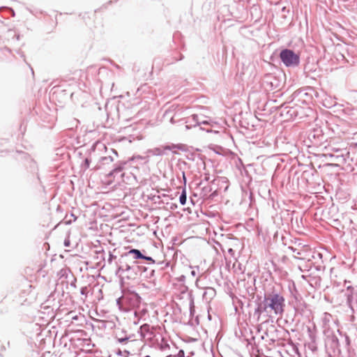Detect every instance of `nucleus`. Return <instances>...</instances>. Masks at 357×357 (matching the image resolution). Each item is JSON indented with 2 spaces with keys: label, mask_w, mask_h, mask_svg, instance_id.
Returning <instances> with one entry per match:
<instances>
[{
  "label": "nucleus",
  "mask_w": 357,
  "mask_h": 357,
  "mask_svg": "<svg viewBox=\"0 0 357 357\" xmlns=\"http://www.w3.org/2000/svg\"><path fill=\"white\" fill-rule=\"evenodd\" d=\"M255 303L256 307L253 317L257 321H259L261 316L268 317L273 314L281 317L284 312L285 299L280 293L275 291L265 293L263 297L257 295Z\"/></svg>",
  "instance_id": "1"
},
{
  "label": "nucleus",
  "mask_w": 357,
  "mask_h": 357,
  "mask_svg": "<svg viewBox=\"0 0 357 357\" xmlns=\"http://www.w3.org/2000/svg\"><path fill=\"white\" fill-rule=\"evenodd\" d=\"M145 159L146 157L142 156H133L128 160H121L114 165V168L107 174V177L115 178L118 174L122 178V181L129 185H133V181L137 182V176L132 172H129L131 168V162L135 159Z\"/></svg>",
  "instance_id": "2"
},
{
  "label": "nucleus",
  "mask_w": 357,
  "mask_h": 357,
  "mask_svg": "<svg viewBox=\"0 0 357 357\" xmlns=\"http://www.w3.org/2000/svg\"><path fill=\"white\" fill-rule=\"evenodd\" d=\"M145 159L146 157L142 156H133L128 160H121L114 165V168L107 174V177L115 178L118 174L122 178V181L129 185H133V181L137 182V176L132 172H129L131 168V162L135 159Z\"/></svg>",
  "instance_id": "3"
},
{
  "label": "nucleus",
  "mask_w": 357,
  "mask_h": 357,
  "mask_svg": "<svg viewBox=\"0 0 357 357\" xmlns=\"http://www.w3.org/2000/svg\"><path fill=\"white\" fill-rule=\"evenodd\" d=\"M141 303V296L129 289L123 290V295L116 299V305L119 310L123 312H128L139 308Z\"/></svg>",
  "instance_id": "4"
},
{
  "label": "nucleus",
  "mask_w": 357,
  "mask_h": 357,
  "mask_svg": "<svg viewBox=\"0 0 357 357\" xmlns=\"http://www.w3.org/2000/svg\"><path fill=\"white\" fill-rule=\"evenodd\" d=\"M344 287L342 293L351 312L350 321L354 322L357 320V286L350 285V282L345 280Z\"/></svg>",
  "instance_id": "5"
},
{
  "label": "nucleus",
  "mask_w": 357,
  "mask_h": 357,
  "mask_svg": "<svg viewBox=\"0 0 357 357\" xmlns=\"http://www.w3.org/2000/svg\"><path fill=\"white\" fill-rule=\"evenodd\" d=\"M142 262L134 261L132 265L119 264L116 262V275L126 278L128 280H136L139 278Z\"/></svg>",
  "instance_id": "6"
},
{
  "label": "nucleus",
  "mask_w": 357,
  "mask_h": 357,
  "mask_svg": "<svg viewBox=\"0 0 357 357\" xmlns=\"http://www.w3.org/2000/svg\"><path fill=\"white\" fill-rule=\"evenodd\" d=\"M178 150H182L181 144H167L162 145L153 149H150L146 151L147 157L153 156H162L168 154V151L172 152L173 154H177Z\"/></svg>",
  "instance_id": "7"
},
{
  "label": "nucleus",
  "mask_w": 357,
  "mask_h": 357,
  "mask_svg": "<svg viewBox=\"0 0 357 357\" xmlns=\"http://www.w3.org/2000/svg\"><path fill=\"white\" fill-rule=\"evenodd\" d=\"M280 58L287 67H295L300 63L299 55L289 49L282 50L280 53Z\"/></svg>",
  "instance_id": "8"
},
{
  "label": "nucleus",
  "mask_w": 357,
  "mask_h": 357,
  "mask_svg": "<svg viewBox=\"0 0 357 357\" xmlns=\"http://www.w3.org/2000/svg\"><path fill=\"white\" fill-rule=\"evenodd\" d=\"M323 333L325 337L326 347L333 351L339 349V340L335 332L331 329H324Z\"/></svg>",
  "instance_id": "9"
},
{
  "label": "nucleus",
  "mask_w": 357,
  "mask_h": 357,
  "mask_svg": "<svg viewBox=\"0 0 357 357\" xmlns=\"http://www.w3.org/2000/svg\"><path fill=\"white\" fill-rule=\"evenodd\" d=\"M307 138L313 146H319L325 140V137L320 127L314 128L310 130Z\"/></svg>",
  "instance_id": "10"
},
{
  "label": "nucleus",
  "mask_w": 357,
  "mask_h": 357,
  "mask_svg": "<svg viewBox=\"0 0 357 357\" xmlns=\"http://www.w3.org/2000/svg\"><path fill=\"white\" fill-rule=\"evenodd\" d=\"M133 336V335H125L123 337L118 339V343H116V344L120 345V348L126 349V350L135 351L134 347L139 344V342L137 340L134 339Z\"/></svg>",
  "instance_id": "11"
},
{
  "label": "nucleus",
  "mask_w": 357,
  "mask_h": 357,
  "mask_svg": "<svg viewBox=\"0 0 357 357\" xmlns=\"http://www.w3.org/2000/svg\"><path fill=\"white\" fill-rule=\"evenodd\" d=\"M155 270L151 266H146L143 263L141 267L139 278L142 280H150L151 282H154Z\"/></svg>",
  "instance_id": "12"
},
{
  "label": "nucleus",
  "mask_w": 357,
  "mask_h": 357,
  "mask_svg": "<svg viewBox=\"0 0 357 357\" xmlns=\"http://www.w3.org/2000/svg\"><path fill=\"white\" fill-rule=\"evenodd\" d=\"M151 328L149 324H144L142 325L138 331L141 338L144 340H151L153 337V333L151 331Z\"/></svg>",
  "instance_id": "13"
},
{
  "label": "nucleus",
  "mask_w": 357,
  "mask_h": 357,
  "mask_svg": "<svg viewBox=\"0 0 357 357\" xmlns=\"http://www.w3.org/2000/svg\"><path fill=\"white\" fill-rule=\"evenodd\" d=\"M114 160V158L110 155L101 157L99 159L98 163L94 167V169H102L104 167V166L110 165Z\"/></svg>",
  "instance_id": "14"
},
{
  "label": "nucleus",
  "mask_w": 357,
  "mask_h": 357,
  "mask_svg": "<svg viewBox=\"0 0 357 357\" xmlns=\"http://www.w3.org/2000/svg\"><path fill=\"white\" fill-rule=\"evenodd\" d=\"M216 295V291L213 287H206L203 294V299L206 302H210Z\"/></svg>",
  "instance_id": "15"
},
{
  "label": "nucleus",
  "mask_w": 357,
  "mask_h": 357,
  "mask_svg": "<svg viewBox=\"0 0 357 357\" xmlns=\"http://www.w3.org/2000/svg\"><path fill=\"white\" fill-rule=\"evenodd\" d=\"M333 317L330 313L324 312L321 317L323 331L324 329H331L330 323L332 321Z\"/></svg>",
  "instance_id": "16"
},
{
  "label": "nucleus",
  "mask_w": 357,
  "mask_h": 357,
  "mask_svg": "<svg viewBox=\"0 0 357 357\" xmlns=\"http://www.w3.org/2000/svg\"><path fill=\"white\" fill-rule=\"evenodd\" d=\"M126 256L132 255L134 259H142L144 257V255L142 252L137 249H131L126 254Z\"/></svg>",
  "instance_id": "17"
},
{
  "label": "nucleus",
  "mask_w": 357,
  "mask_h": 357,
  "mask_svg": "<svg viewBox=\"0 0 357 357\" xmlns=\"http://www.w3.org/2000/svg\"><path fill=\"white\" fill-rule=\"evenodd\" d=\"M135 351L132 350H126V349H122L119 347L115 351V354L119 356H123V357H128L130 355L135 353Z\"/></svg>",
  "instance_id": "18"
},
{
  "label": "nucleus",
  "mask_w": 357,
  "mask_h": 357,
  "mask_svg": "<svg viewBox=\"0 0 357 357\" xmlns=\"http://www.w3.org/2000/svg\"><path fill=\"white\" fill-rule=\"evenodd\" d=\"M325 155L326 157L330 158L331 159V161H333V162H340L341 160H344L342 154L335 155L333 153H326Z\"/></svg>",
  "instance_id": "19"
},
{
  "label": "nucleus",
  "mask_w": 357,
  "mask_h": 357,
  "mask_svg": "<svg viewBox=\"0 0 357 357\" xmlns=\"http://www.w3.org/2000/svg\"><path fill=\"white\" fill-rule=\"evenodd\" d=\"M192 121L195 123V126L197 125L201 124H208L209 123L207 121H201L199 116L197 114H193L191 116Z\"/></svg>",
  "instance_id": "20"
},
{
  "label": "nucleus",
  "mask_w": 357,
  "mask_h": 357,
  "mask_svg": "<svg viewBox=\"0 0 357 357\" xmlns=\"http://www.w3.org/2000/svg\"><path fill=\"white\" fill-rule=\"evenodd\" d=\"M307 333L309 337V341H317V335L315 333V326L313 328L307 327Z\"/></svg>",
  "instance_id": "21"
},
{
  "label": "nucleus",
  "mask_w": 357,
  "mask_h": 357,
  "mask_svg": "<svg viewBox=\"0 0 357 357\" xmlns=\"http://www.w3.org/2000/svg\"><path fill=\"white\" fill-rule=\"evenodd\" d=\"M288 248L289 250H291L293 253L295 254L294 257L300 259H303V257H302L303 252H302L301 250H298L297 248L291 247V246H289Z\"/></svg>",
  "instance_id": "22"
},
{
  "label": "nucleus",
  "mask_w": 357,
  "mask_h": 357,
  "mask_svg": "<svg viewBox=\"0 0 357 357\" xmlns=\"http://www.w3.org/2000/svg\"><path fill=\"white\" fill-rule=\"evenodd\" d=\"M306 346L307 348L311 350L312 351L314 352L317 351V341H309Z\"/></svg>",
  "instance_id": "23"
},
{
  "label": "nucleus",
  "mask_w": 357,
  "mask_h": 357,
  "mask_svg": "<svg viewBox=\"0 0 357 357\" xmlns=\"http://www.w3.org/2000/svg\"><path fill=\"white\" fill-rule=\"evenodd\" d=\"M187 200V196H186V191L184 188L179 197V202L181 205H185L186 204Z\"/></svg>",
  "instance_id": "24"
},
{
  "label": "nucleus",
  "mask_w": 357,
  "mask_h": 357,
  "mask_svg": "<svg viewBox=\"0 0 357 357\" xmlns=\"http://www.w3.org/2000/svg\"><path fill=\"white\" fill-rule=\"evenodd\" d=\"M287 117L289 116V118H292L294 116H296V111L293 107H289L287 110Z\"/></svg>",
  "instance_id": "25"
},
{
  "label": "nucleus",
  "mask_w": 357,
  "mask_h": 357,
  "mask_svg": "<svg viewBox=\"0 0 357 357\" xmlns=\"http://www.w3.org/2000/svg\"><path fill=\"white\" fill-rule=\"evenodd\" d=\"M91 160L89 158L84 159L83 163L82 164V168L84 170L87 169L90 167Z\"/></svg>",
  "instance_id": "26"
},
{
  "label": "nucleus",
  "mask_w": 357,
  "mask_h": 357,
  "mask_svg": "<svg viewBox=\"0 0 357 357\" xmlns=\"http://www.w3.org/2000/svg\"><path fill=\"white\" fill-rule=\"evenodd\" d=\"M190 268H192V270L190 272V275L192 277H195L197 275L200 273V269H199V267L198 266H194V267L190 266Z\"/></svg>",
  "instance_id": "27"
},
{
  "label": "nucleus",
  "mask_w": 357,
  "mask_h": 357,
  "mask_svg": "<svg viewBox=\"0 0 357 357\" xmlns=\"http://www.w3.org/2000/svg\"><path fill=\"white\" fill-rule=\"evenodd\" d=\"M147 312V310L146 308H143L142 310H135V317L139 316V318H142L143 315H144Z\"/></svg>",
  "instance_id": "28"
},
{
  "label": "nucleus",
  "mask_w": 357,
  "mask_h": 357,
  "mask_svg": "<svg viewBox=\"0 0 357 357\" xmlns=\"http://www.w3.org/2000/svg\"><path fill=\"white\" fill-rule=\"evenodd\" d=\"M125 335H127L126 331H122L120 333L116 332L114 335L115 344L118 343V339L120 337H123Z\"/></svg>",
  "instance_id": "29"
},
{
  "label": "nucleus",
  "mask_w": 357,
  "mask_h": 357,
  "mask_svg": "<svg viewBox=\"0 0 357 357\" xmlns=\"http://www.w3.org/2000/svg\"><path fill=\"white\" fill-rule=\"evenodd\" d=\"M70 283V286L75 288L76 287V282H77V279L71 274L70 276V280H69Z\"/></svg>",
  "instance_id": "30"
},
{
  "label": "nucleus",
  "mask_w": 357,
  "mask_h": 357,
  "mask_svg": "<svg viewBox=\"0 0 357 357\" xmlns=\"http://www.w3.org/2000/svg\"><path fill=\"white\" fill-rule=\"evenodd\" d=\"M142 259L148 261V264H155V260L151 257L144 255V257H143Z\"/></svg>",
  "instance_id": "31"
},
{
  "label": "nucleus",
  "mask_w": 357,
  "mask_h": 357,
  "mask_svg": "<svg viewBox=\"0 0 357 357\" xmlns=\"http://www.w3.org/2000/svg\"><path fill=\"white\" fill-rule=\"evenodd\" d=\"M116 256L114 255L112 252H109V257L107 259V263L112 264L113 259H116Z\"/></svg>",
  "instance_id": "32"
},
{
  "label": "nucleus",
  "mask_w": 357,
  "mask_h": 357,
  "mask_svg": "<svg viewBox=\"0 0 357 357\" xmlns=\"http://www.w3.org/2000/svg\"><path fill=\"white\" fill-rule=\"evenodd\" d=\"M175 280L180 282V283H184L185 281V276L184 275H181L180 276L175 278Z\"/></svg>",
  "instance_id": "33"
},
{
  "label": "nucleus",
  "mask_w": 357,
  "mask_h": 357,
  "mask_svg": "<svg viewBox=\"0 0 357 357\" xmlns=\"http://www.w3.org/2000/svg\"><path fill=\"white\" fill-rule=\"evenodd\" d=\"M80 294L82 295V296H86L87 294H88V287H82L80 289Z\"/></svg>",
  "instance_id": "34"
},
{
  "label": "nucleus",
  "mask_w": 357,
  "mask_h": 357,
  "mask_svg": "<svg viewBox=\"0 0 357 357\" xmlns=\"http://www.w3.org/2000/svg\"><path fill=\"white\" fill-rule=\"evenodd\" d=\"M96 254L98 255V258H100V259L105 260L104 250H100V251H97Z\"/></svg>",
  "instance_id": "35"
},
{
  "label": "nucleus",
  "mask_w": 357,
  "mask_h": 357,
  "mask_svg": "<svg viewBox=\"0 0 357 357\" xmlns=\"http://www.w3.org/2000/svg\"><path fill=\"white\" fill-rule=\"evenodd\" d=\"M6 347L4 345H2L0 348V356L3 357V352L6 351Z\"/></svg>",
  "instance_id": "36"
},
{
  "label": "nucleus",
  "mask_w": 357,
  "mask_h": 357,
  "mask_svg": "<svg viewBox=\"0 0 357 357\" xmlns=\"http://www.w3.org/2000/svg\"><path fill=\"white\" fill-rule=\"evenodd\" d=\"M176 356L177 357H184V356H185V352H184V351H183V350L181 349V350L178 352L177 355H176Z\"/></svg>",
  "instance_id": "37"
},
{
  "label": "nucleus",
  "mask_w": 357,
  "mask_h": 357,
  "mask_svg": "<svg viewBox=\"0 0 357 357\" xmlns=\"http://www.w3.org/2000/svg\"><path fill=\"white\" fill-rule=\"evenodd\" d=\"M288 109V107H285L284 108L282 109V112H281V114L283 116V115H287V110Z\"/></svg>",
  "instance_id": "38"
},
{
  "label": "nucleus",
  "mask_w": 357,
  "mask_h": 357,
  "mask_svg": "<svg viewBox=\"0 0 357 357\" xmlns=\"http://www.w3.org/2000/svg\"><path fill=\"white\" fill-rule=\"evenodd\" d=\"M302 278H303L304 280H306L310 286H313L312 282L310 280H307V276L306 275H302Z\"/></svg>",
  "instance_id": "39"
},
{
  "label": "nucleus",
  "mask_w": 357,
  "mask_h": 357,
  "mask_svg": "<svg viewBox=\"0 0 357 357\" xmlns=\"http://www.w3.org/2000/svg\"><path fill=\"white\" fill-rule=\"evenodd\" d=\"M209 180H210L209 174H205L204 178V181H208Z\"/></svg>",
  "instance_id": "40"
},
{
  "label": "nucleus",
  "mask_w": 357,
  "mask_h": 357,
  "mask_svg": "<svg viewBox=\"0 0 357 357\" xmlns=\"http://www.w3.org/2000/svg\"><path fill=\"white\" fill-rule=\"evenodd\" d=\"M67 271H68V270H66V269H65V270H61V272H62V273L63 272V273L62 274V276H63V275H64V274H66V278H68V274L66 273H67ZM68 272H70V271L69 270H68Z\"/></svg>",
  "instance_id": "41"
},
{
  "label": "nucleus",
  "mask_w": 357,
  "mask_h": 357,
  "mask_svg": "<svg viewBox=\"0 0 357 357\" xmlns=\"http://www.w3.org/2000/svg\"><path fill=\"white\" fill-rule=\"evenodd\" d=\"M228 252H229L231 255H234V250L232 248H229V249H228Z\"/></svg>",
  "instance_id": "42"
},
{
  "label": "nucleus",
  "mask_w": 357,
  "mask_h": 357,
  "mask_svg": "<svg viewBox=\"0 0 357 357\" xmlns=\"http://www.w3.org/2000/svg\"><path fill=\"white\" fill-rule=\"evenodd\" d=\"M69 245H70V241L68 240H65L64 245L67 247V246H69Z\"/></svg>",
  "instance_id": "43"
},
{
  "label": "nucleus",
  "mask_w": 357,
  "mask_h": 357,
  "mask_svg": "<svg viewBox=\"0 0 357 357\" xmlns=\"http://www.w3.org/2000/svg\"><path fill=\"white\" fill-rule=\"evenodd\" d=\"M112 151L113 152V153H114V154H115V155H116V157H118V153H117V151H116V150H114V149H112Z\"/></svg>",
  "instance_id": "44"
},
{
  "label": "nucleus",
  "mask_w": 357,
  "mask_h": 357,
  "mask_svg": "<svg viewBox=\"0 0 357 357\" xmlns=\"http://www.w3.org/2000/svg\"><path fill=\"white\" fill-rule=\"evenodd\" d=\"M316 255L319 257L320 259L322 257V255L319 252L316 253Z\"/></svg>",
  "instance_id": "45"
},
{
  "label": "nucleus",
  "mask_w": 357,
  "mask_h": 357,
  "mask_svg": "<svg viewBox=\"0 0 357 357\" xmlns=\"http://www.w3.org/2000/svg\"><path fill=\"white\" fill-rule=\"evenodd\" d=\"M333 150L337 153L341 151L340 149H334Z\"/></svg>",
  "instance_id": "46"
},
{
  "label": "nucleus",
  "mask_w": 357,
  "mask_h": 357,
  "mask_svg": "<svg viewBox=\"0 0 357 357\" xmlns=\"http://www.w3.org/2000/svg\"><path fill=\"white\" fill-rule=\"evenodd\" d=\"M166 357H177L176 355H168Z\"/></svg>",
  "instance_id": "47"
},
{
  "label": "nucleus",
  "mask_w": 357,
  "mask_h": 357,
  "mask_svg": "<svg viewBox=\"0 0 357 357\" xmlns=\"http://www.w3.org/2000/svg\"><path fill=\"white\" fill-rule=\"evenodd\" d=\"M183 177L184 181L185 182V179H186V178H185V173H184V172H183Z\"/></svg>",
  "instance_id": "48"
},
{
  "label": "nucleus",
  "mask_w": 357,
  "mask_h": 357,
  "mask_svg": "<svg viewBox=\"0 0 357 357\" xmlns=\"http://www.w3.org/2000/svg\"><path fill=\"white\" fill-rule=\"evenodd\" d=\"M10 10H11V11H12L11 15H13V16H14V15H15V12H14V10H13V9H10Z\"/></svg>",
  "instance_id": "49"
},
{
  "label": "nucleus",
  "mask_w": 357,
  "mask_h": 357,
  "mask_svg": "<svg viewBox=\"0 0 357 357\" xmlns=\"http://www.w3.org/2000/svg\"><path fill=\"white\" fill-rule=\"evenodd\" d=\"M15 36H16V39H17V40H19V39H20V35H16Z\"/></svg>",
  "instance_id": "50"
},
{
  "label": "nucleus",
  "mask_w": 357,
  "mask_h": 357,
  "mask_svg": "<svg viewBox=\"0 0 357 357\" xmlns=\"http://www.w3.org/2000/svg\"><path fill=\"white\" fill-rule=\"evenodd\" d=\"M203 130H205V128H202ZM206 132H211V130H208V129H206Z\"/></svg>",
  "instance_id": "51"
},
{
  "label": "nucleus",
  "mask_w": 357,
  "mask_h": 357,
  "mask_svg": "<svg viewBox=\"0 0 357 357\" xmlns=\"http://www.w3.org/2000/svg\"><path fill=\"white\" fill-rule=\"evenodd\" d=\"M171 123H174V119H173V118H172V119H171Z\"/></svg>",
  "instance_id": "52"
},
{
  "label": "nucleus",
  "mask_w": 357,
  "mask_h": 357,
  "mask_svg": "<svg viewBox=\"0 0 357 357\" xmlns=\"http://www.w3.org/2000/svg\"><path fill=\"white\" fill-rule=\"evenodd\" d=\"M7 345H8V347H10V342H7Z\"/></svg>",
  "instance_id": "53"
},
{
  "label": "nucleus",
  "mask_w": 357,
  "mask_h": 357,
  "mask_svg": "<svg viewBox=\"0 0 357 357\" xmlns=\"http://www.w3.org/2000/svg\"><path fill=\"white\" fill-rule=\"evenodd\" d=\"M312 257L313 259H315V257H315V255H313L312 256Z\"/></svg>",
  "instance_id": "54"
},
{
  "label": "nucleus",
  "mask_w": 357,
  "mask_h": 357,
  "mask_svg": "<svg viewBox=\"0 0 357 357\" xmlns=\"http://www.w3.org/2000/svg\"><path fill=\"white\" fill-rule=\"evenodd\" d=\"M183 56H181V58L178 59V60H182L183 59Z\"/></svg>",
  "instance_id": "55"
},
{
  "label": "nucleus",
  "mask_w": 357,
  "mask_h": 357,
  "mask_svg": "<svg viewBox=\"0 0 357 357\" xmlns=\"http://www.w3.org/2000/svg\"><path fill=\"white\" fill-rule=\"evenodd\" d=\"M93 151H95V147H94V146H93Z\"/></svg>",
  "instance_id": "56"
},
{
  "label": "nucleus",
  "mask_w": 357,
  "mask_h": 357,
  "mask_svg": "<svg viewBox=\"0 0 357 357\" xmlns=\"http://www.w3.org/2000/svg\"><path fill=\"white\" fill-rule=\"evenodd\" d=\"M316 280H317V279H315ZM317 281H315V284L317 285Z\"/></svg>",
  "instance_id": "57"
}]
</instances>
